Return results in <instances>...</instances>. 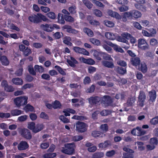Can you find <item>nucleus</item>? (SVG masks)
<instances>
[{"label":"nucleus","mask_w":158,"mask_h":158,"mask_svg":"<svg viewBox=\"0 0 158 158\" xmlns=\"http://www.w3.org/2000/svg\"><path fill=\"white\" fill-rule=\"evenodd\" d=\"M83 139V136L81 135L74 136L73 137V139L74 141H80Z\"/></svg>","instance_id":"obj_55"},{"label":"nucleus","mask_w":158,"mask_h":158,"mask_svg":"<svg viewBox=\"0 0 158 158\" xmlns=\"http://www.w3.org/2000/svg\"><path fill=\"white\" fill-rule=\"evenodd\" d=\"M103 53H104L102 52L94 50V51L93 55L97 60H101L102 58Z\"/></svg>","instance_id":"obj_17"},{"label":"nucleus","mask_w":158,"mask_h":158,"mask_svg":"<svg viewBox=\"0 0 158 158\" xmlns=\"http://www.w3.org/2000/svg\"><path fill=\"white\" fill-rule=\"evenodd\" d=\"M84 31L88 36L92 37L93 36L94 33L93 31L88 28H85L84 29Z\"/></svg>","instance_id":"obj_33"},{"label":"nucleus","mask_w":158,"mask_h":158,"mask_svg":"<svg viewBox=\"0 0 158 158\" xmlns=\"http://www.w3.org/2000/svg\"><path fill=\"white\" fill-rule=\"evenodd\" d=\"M111 113V112L109 110H103L100 112V114L102 116H106Z\"/></svg>","instance_id":"obj_46"},{"label":"nucleus","mask_w":158,"mask_h":158,"mask_svg":"<svg viewBox=\"0 0 158 158\" xmlns=\"http://www.w3.org/2000/svg\"><path fill=\"white\" fill-rule=\"evenodd\" d=\"M28 116L27 115H21L18 118V120L20 122H24L28 118Z\"/></svg>","instance_id":"obj_52"},{"label":"nucleus","mask_w":158,"mask_h":158,"mask_svg":"<svg viewBox=\"0 0 158 158\" xmlns=\"http://www.w3.org/2000/svg\"><path fill=\"white\" fill-rule=\"evenodd\" d=\"M103 64L106 67L112 68L114 67V64L112 62L105 61L103 62Z\"/></svg>","instance_id":"obj_28"},{"label":"nucleus","mask_w":158,"mask_h":158,"mask_svg":"<svg viewBox=\"0 0 158 158\" xmlns=\"http://www.w3.org/2000/svg\"><path fill=\"white\" fill-rule=\"evenodd\" d=\"M70 59V60L67 59V62L70 66L74 67L76 66V64H78V61L73 57L71 56Z\"/></svg>","instance_id":"obj_15"},{"label":"nucleus","mask_w":158,"mask_h":158,"mask_svg":"<svg viewBox=\"0 0 158 158\" xmlns=\"http://www.w3.org/2000/svg\"><path fill=\"white\" fill-rule=\"evenodd\" d=\"M44 126L43 124L38 123L36 124L35 125L34 133H36L44 129Z\"/></svg>","instance_id":"obj_23"},{"label":"nucleus","mask_w":158,"mask_h":158,"mask_svg":"<svg viewBox=\"0 0 158 158\" xmlns=\"http://www.w3.org/2000/svg\"><path fill=\"white\" fill-rule=\"evenodd\" d=\"M132 19L138 18V11L135 10L131 11Z\"/></svg>","instance_id":"obj_42"},{"label":"nucleus","mask_w":158,"mask_h":158,"mask_svg":"<svg viewBox=\"0 0 158 158\" xmlns=\"http://www.w3.org/2000/svg\"><path fill=\"white\" fill-rule=\"evenodd\" d=\"M35 71L40 73L43 72L44 70V68L42 66L36 65L34 66Z\"/></svg>","instance_id":"obj_36"},{"label":"nucleus","mask_w":158,"mask_h":158,"mask_svg":"<svg viewBox=\"0 0 158 158\" xmlns=\"http://www.w3.org/2000/svg\"><path fill=\"white\" fill-rule=\"evenodd\" d=\"M71 40V39L70 37H68L63 40V42L67 45L71 46L73 45V44L70 41Z\"/></svg>","instance_id":"obj_41"},{"label":"nucleus","mask_w":158,"mask_h":158,"mask_svg":"<svg viewBox=\"0 0 158 158\" xmlns=\"http://www.w3.org/2000/svg\"><path fill=\"white\" fill-rule=\"evenodd\" d=\"M101 100L100 97L97 96H92L88 99V102L91 105H95L98 103Z\"/></svg>","instance_id":"obj_10"},{"label":"nucleus","mask_w":158,"mask_h":158,"mask_svg":"<svg viewBox=\"0 0 158 158\" xmlns=\"http://www.w3.org/2000/svg\"><path fill=\"white\" fill-rule=\"evenodd\" d=\"M145 99L146 95L145 93L142 91H140L139 96V106H143Z\"/></svg>","instance_id":"obj_14"},{"label":"nucleus","mask_w":158,"mask_h":158,"mask_svg":"<svg viewBox=\"0 0 158 158\" xmlns=\"http://www.w3.org/2000/svg\"><path fill=\"white\" fill-rule=\"evenodd\" d=\"M91 81V80L89 77L86 76L83 80V83L84 85H88Z\"/></svg>","instance_id":"obj_51"},{"label":"nucleus","mask_w":158,"mask_h":158,"mask_svg":"<svg viewBox=\"0 0 158 158\" xmlns=\"http://www.w3.org/2000/svg\"><path fill=\"white\" fill-rule=\"evenodd\" d=\"M59 118L60 120L64 123H68L69 122V120L64 115L60 116Z\"/></svg>","instance_id":"obj_43"},{"label":"nucleus","mask_w":158,"mask_h":158,"mask_svg":"<svg viewBox=\"0 0 158 158\" xmlns=\"http://www.w3.org/2000/svg\"><path fill=\"white\" fill-rule=\"evenodd\" d=\"M117 63L120 66L125 67L127 66V64L125 61L122 60H119L117 61Z\"/></svg>","instance_id":"obj_57"},{"label":"nucleus","mask_w":158,"mask_h":158,"mask_svg":"<svg viewBox=\"0 0 158 158\" xmlns=\"http://www.w3.org/2000/svg\"><path fill=\"white\" fill-rule=\"evenodd\" d=\"M23 111L21 110L15 109L11 111V114L13 116H18L22 114Z\"/></svg>","instance_id":"obj_26"},{"label":"nucleus","mask_w":158,"mask_h":158,"mask_svg":"<svg viewBox=\"0 0 158 158\" xmlns=\"http://www.w3.org/2000/svg\"><path fill=\"white\" fill-rule=\"evenodd\" d=\"M108 13L111 17L115 18L118 19H121V16L117 12L113 11L111 10H109L108 11Z\"/></svg>","instance_id":"obj_20"},{"label":"nucleus","mask_w":158,"mask_h":158,"mask_svg":"<svg viewBox=\"0 0 158 158\" xmlns=\"http://www.w3.org/2000/svg\"><path fill=\"white\" fill-rule=\"evenodd\" d=\"M101 132L97 131H94L92 133V135L94 137H99L101 135Z\"/></svg>","instance_id":"obj_53"},{"label":"nucleus","mask_w":158,"mask_h":158,"mask_svg":"<svg viewBox=\"0 0 158 158\" xmlns=\"http://www.w3.org/2000/svg\"><path fill=\"white\" fill-rule=\"evenodd\" d=\"M115 1L117 3L121 5H125L128 3L127 0H115Z\"/></svg>","instance_id":"obj_58"},{"label":"nucleus","mask_w":158,"mask_h":158,"mask_svg":"<svg viewBox=\"0 0 158 158\" xmlns=\"http://www.w3.org/2000/svg\"><path fill=\"white\" fill-rule=\"evenodd\" d=\"M89 23L91 25L95 26H99L100 24V23L98 21L94 19L89 20Z\"/></svg>","instance_id":"obj_48"},{"label":"nucleus","mask_w":158,"mask_h":158,"mask_svg":"<svg viewBox=\"0 0 158 158\" xmlns=\"http://www.w3.org/2000/svg\"><path fill=\"white\" fill-rule=\"evenodd\" d=\"M19 133L24 138L28 140L32 138V135L30 131L25 128H21L19 130Z\"/></svg>","instance_id":"obj_4"},{"label":"nucleus","mask_w":158,"mask_h":158,"mask_svg":"<svg viewBox=\"0 0 158 158\" xmlns=\"http://www.w3.org/2000/svg\"><path fill=\"white\" fill-rule=\"evenodd\" d=\"M73 50L76 53L85 55H89V52L85 49L78 47L75 46L73 48Z\"/></svg>","instance_id":"obj_9"},{"label":"nucleus","mask_w":158,"mask_h":158,"mask_svg":"<svg viewBox=\"0 0 158 158\" xmlns=\"http://www.w3.org/2000/svg\"><path fill=\"white\" fill-rule=\"evenodd\" d=\"M76 148V145L73 143H66L64 144V147L62 148L61 151L65 154L72 155L75 153Z\"/></svg>","instance_id":"obj_1"},{"label":"nucleus","mask_w":158,"mask_h":158,"mask_svg":"<svg viewBox=\"0 0 158 158\" xmlns=\"http://www.w3.org/2000/svg\"><path fill=\"white\" fill-rule=\"evenodd\" d=\"M94 13L95 15L97 16L101 17L102 16V13L99 10H94Z\"/></svg>","instance_id":"obj_56"},{"label":"nucleus","mask_w":158,"mask_h":158,"mask_svg":"<svg viewBox=\"0 0 158 158\" xmlns=\"http://www.w3.org/2000/svg\"><path fill=\"white\" fill-rule=\"evenodd\" d=\"M56 156V153H46L43 155L44 158H54Z\"/></svg>","instance_id":"obj_35"},{"label":"nucleus","mask_w":158,"mask_h":158,"mask_svg":"<svg viewBox=\"0 0 158 158\" xmlns=\"http://www.w3.org/2000/svg\"><path fill=\"white\" fill-rule=\"evenodd\" d=\"M0 61L2 64L4 66H7L10 63L8 59L5 56H2L0 57Z\"/></svg>","instance_id":"obj_21"},{"label":"nucleus","mask_w":158,"mask_h":158,"mask_svg":"<svg viewBox=\"0 0 158 158\" xmlns=\"http://www.w3.org/2000/svg\"><path fill=\"white\" fill-rule=\"evenodd\" d=\"M113 100L111 97L108 95L104 96L102 103L105 106H111L113 103Z\"/></svg>","instance_id":"obj_8"},{"label":"nucleus","mask_w":158,"mask_h":158,"mask_svg":"<svg viewBox=\"0 0 158 158\" xmlns=\"http://www.w3.org/2000/svg\"><path fill=\"white\" fill-rule=\"evenodd\" d=\"M121 36L118 37V41L119 42L127 43L128 42L127 40L130 39L131 35L128 33H124L122 34Z\"/></svg>","instance_id":"obj_6"},{"label":"nucleus","mask_w":158,"mask_h":158,"mask_svg":"<svg viewBox=\"0 0 158 158\" xmlns=\"http://www.w3.org/2000/svg\"><path fill=\"white\" fill-rule=\"evenodd\" d=\"M23 54L25 56H28L31 53V51L30 48L27 47L23 51Z\"/></svg>","instance_id":"obj_44"},{"label":"nucleus","mask_w":158,"mask_h":158,"mask_svg":"<svg viewBox=\"0 0 158 158\" xmlns=\"http://www.w3.org/2000/svg\"><path fill=\"white\" fill-rule=\"evenodd\" d=\"M102 58L105 60H113L111 56L107 53H103Z\"/></svg>","instance_id":"obj_50"},{"label":"nucleus","mask_w":158,"mask_h":158,"mask_svg":"<svg viewBox=\"0 0 158 158\" xmlns=\"http://www.w3.org/2000/svg\"><path fill=\"white\" fill-rule=\"evenodd\" d=\"M149 95L150 97V100L152 102L154 101L156 98V92L154 90H152L149 92Z\"/></svg>","instance_id":"obj_27"},{"label":"nucleus","mask_w":158,"mask_h":158,"mask_svg":"<svg viewBox=\"0 0 158 158\" xmlns=\"http://www.w3.org/2000/svg\"><path fill=\"white\" fill-rule=\"evenodd\" d=\"M58 22L61 24H64L65 23V15L59 13L58 15Z\"/></svg>","instance_id":"obj_25"},{"label":"nucleus","mask_w":158,"mask_h":158,"mask_svg":"<svg viewBox=\"0 0 158 158\" xmlns=\"http://www.w3.org/2000/svg\"><path fill=\"white\" fill-rule=\"evenodd\" d=\"M10 28L12 30H15L17 31H20V29L13 23H12L10 25Z\"/></svg>","instance_id":"obj_64"},{"label":"nucleus","mask_w":158,"mask_h":158,"mask_svg":"<svg viewBox=\"0 0 158 158\" xmlns=\"http://www.w3.org/2000/svg\"><path fill=\"white\" fill-rule=\"evenodd\" d=\"M54 68L57 69L59 73L61 74L62 75H66L65 72L60 66L56 65L55 66Z\"/></svg>","instance_id":"obj_38"},{"label":"nucleus","mask_w":158,"mask_h":158,"mask_svg":"<svg viewBox=\"0 0 158 158\" xmlns=\"http://www.w3.org/2000/svg\"><path fill=\"white\" fill-rule=\"evenodd\" d=\"M29 147L27 143L25 141H21L18 145L19 150L22 151L26 150Z\"/></svg>","instance_id":"obj_13"},{"label":"nucleus","mask_w":158,"mask_h":158,"mask_svg":"<svg viewBox=\"0 0 158 158\" xmlns=\"http://www.w3.org/2000/svg\"><path fill=\"white\" fill-rule=\"evenodd\" d=\"M47 16L49 18L54 19L56 17L55 13L52 12H49L47 14Z\"/></svg>","instance_id":"obj_49"},{"label":"nucleus","mask_w":158,"mask_h":158,"mask_svg":"<svg viewBox=\"0 0 158 158\" xmlns=\"http://www.w3.org/2000/svg\"><path fill=\"white\" fill-rule=\"evenodd\" d=\"M62 28L63 29H66V31L69 33L76 34L78 33V31L77 30L73 28L70 25H64L63 27Z\"/></svg>","instance_id":"obj_12"},{"label":"nucleus","mask_w":158,"mask_h":158,"mask_svg":"<svg viewBox=\"0 0 158 158\" xmlns=\"http://www.w3.org/2000/svg\"><path fill=\"white\" fill-rule=\"evenodd\" d=\"M150 143L151 145H154L155 147L158 143V141L156 138H152L150 139Z\"/></svg>","instance_id":"obj_54"},{"label":"nucleus","mask_w":158,"mask_h":158,"mask_svg":"<svg viewBox=\"0 0 158 158\" xmlns=\"http://www.w3.org/2000/svg\"><path fill=\"white\" fill-rule=\"evenodd\" d=\"M53 26L52 25L46 24L45 25L43 24H41L40 27L43 30L48 32H50L53 31Z\"/></svg>","instance_id":"obj_16"},{"label":"nucleus","mask_w":158,"mask_h":158,"mask_svg":"<svg viewBox=\"0 0 158 158\" xmlns=\"http://www.w3.org/2000/svg\"><path fill=\"white\" fill-rule=\"evenodd\" d=\"M28 19L31 22L36 23H40L42 20L44 22L48 20L46 16L41 13H37L36 15H32L29 16Z\"/></svg>","instance_id":"obj_2"},{"label":"nucleus","mask_w":158,"mask_h":158,"mask_svg":"<svg viewBox=\"0 0 158 158\" xmlns=\"http://www.w3.org/2000/svg\"><path fill=\"white\" fill-rule=\"evenodd\" d=\"M135 101V99L134 98H128L127 101V103L129 106H132Z\"/></svg>","instance_id":"obj_63"},{"label":"nucleus","mask_w":158,"mask_h":158,"mask_svg":"<svg viewBox=\"0 0 158 158\" xmlns=\"http://www.w3.org/2000/svg\"><path fill=\"white\" fill-rule=\"evenodd\" d=\"M93 44L98 46L100 45L101 42L99 40L94 38H91L89 40Z\"/></svg>","instance_id":"obj_31"},{"label":"nucleus","mask_w":158,"mask_h":158,"mask_svg":"<svg viewBox=\"0 0 158 158\" xmlns=\"http://www.w3.org/2000/svg\"><path fill=\"white\" fill-rule=\"evenodd\" d=\"M28 97L26 96L19 97L14 99L15 104L17 107L26 105L27 103Z\"/></svg>","instance_id":"obj_3"},{"label":"nucleus","mask_w":158,"mask_h":158,"mask_svg":"<svg viewBox=\"0 0 158 158\" xmlns=\"http://www.w3.org/2000/svg\"><path fill=\"white\" fill-rule=\"evenodd\" d=\"M105 25L109 27H113L114 26V23L110 21L106 20L105 21Z\"/></svg>","instance_id":"obj_60"},{"label":"nucleus","mask_w":158,"mask_h":158,"mask_svg":"<svg viewBox=\"0 0 158 158\" xmlns=\"http://www.w3.org/2000/svg\"><path fill=\"white\" fill-rule=\"evenodd\" d=\"M62 35H63L62 32H56L53 34V36L56 39H59L61 38Z\"/></svg>","instance_id":"obj_47"},{"label":"nucleus","mask_w":158,"mask_h":158,"mask_svg":"<svg viewBox=\"0 0 158 158\" xmlns=\"http://www.w3.org/2000/svg\"><path fill=\"white\" fill-rule=\"evenodd\" d=\"M104 156L102 152H96L94 153L92 155V158H101Z\"/></svg>","instance_id":"obj_32"},{"label":"nucleus","mask_w":158,"mask_h":158,"mask_svg":"<svg viewBox=\"0 0 158 158\" xmlns=\"http://www.w3.org/2000/svg\"><path fill=\"white\" fill-rule=\"evenodd\" d=\"M5 90L8 92H12L14 91L15 89L11 85H8L4 89Z\"/></svg>","instance_id":"obj_61"},{"label":"nucleus","mask_w":158,"mask_h":158,"mask_svg":"<svg viewBox=\"0 0 158 158\" xmlns=\"http://www.w3.org/2000/svg\"><path fill=\"white\" fill-rule=\"evenodd\" d=\"M100 129L103 131L106 132L108 130V126L106 124H102L100 126Z\"/></svg>","instance_id":"obj_59"},{"label":"nucleus","mask_w":158,"mask_h":158,"mask_svg":"<svg viewBox=\"0 0 158 158\" xmlns=\"http://www.w3.org/2000/svg\"><path fill=\"white\" fill-rule=\"evenodd\" d=\"M61 106V105L60 102L57 100H56L54 102L53 105V108L54 109H56L57 108H60Z\"/></svg>","instance_id":"obj_40"},{"label":"nucleus","mask_w":158,"mask_h":158,"mask_svg":"<svg viewBox=\"0 0 158 158\" xmlns=\"http://www.w3.org/2000/svg\"><path fill=\"white\" fill-rule=\"evenodd\" d=\"M148 45L145 40L143 39L139 40V48L142 50H146L148 49Z\"/></svg>","instance_id":"obj_11"},{"label":"nucleus","mask_w":158,"mask_h":158,"mask_svg":"<svg viewBox=\"0 0 158 158\" xmlns=\"http://www.w3.org/2000/svg\"><path fill=\"white\" fill-rule=\"evenodd\" d=\"M65 20L66 22L72 23L74 22V19L69 15H65Z\"/></svg>","instance_id":"obj_39"},{"label":"nucleus","mask_w":158,"mask_h":158,"mask_svg":"<svg viewBox=\"0 0 158 158\" xmlns=\"http://www.w3.org/2000/svg\"><path fill=\"white\" fill-rule=\"evenodd\" d=\"M76 129L79 132H84L87 130L86 124L83 122H78L76 123Z\"/></svg>","instance_id":"obj_7"},{"label":"nucleus","mask_w":158,"mask_h":158,"mask_svg":"<svg viewBox=\"0 0 158 158\" xmlns=\"http://www.w3.org/2000/svg\"><path fill=\"white\" fill-rule=\"evenodd\" d=\"M12 81L14 84L18 85H22L23 83V80L18 77L13 78L12 80Z\"/></svg>","instance_id":"obj_24"},{"label":"nucleus","mask_w":158,"mask_h":158,"mask_svg":"<svg viewBox=\"0 0 158 158\" xmlns=\"http://www.w3.org/2000/svg\"><path fill=\"white\" fill-rule=\"evenodd\" d=\"M105 36L107 39L111 40H114L115 39V35L111 32H106L105 33Z\"/></svg>","instance_id":"obj_29"},{"label":"nucleus","mask_w":158,"mask_h":158,"mask_svg":"<svg viewBox=\"0 0 158 158\" xmlns=\"http://www.w3.org/2000/svg\"><path fill=\"white\" fill-rule=\"evenodd\" d=\"M23 109L27 113L29 112H35V109L33 106L29 104H26Z\"/></svg>","instance_id":"obj_22"},{"label":"nucleus","mask_w":158,"mask_h":158,"mask_svg":"<svg viewBox=\"0 0 158 158\" xmlns=\"http://www.w3.org/2000/svg\"><path fill=\"white\" fill-rule=\"evenodd\" d=\"M81 60L84 63L89 65H93L95 63L93 59L90 58L87 59L82 57L81 58Z\"/></svg>","instance_id":"obj_19"},{"label":"nucleus","mask_w":158,"mask_h":158,"mask_svg":"<svg viewBox=\"0 0 158 158\" xmlns=\"http://www.w3.org/2000/svg\"><path fill=\"white\" fill-rule=\"evenodd\" d=\"M114 70L116 72L121 75H124L126 73L127 70L126 69L122 67L116 66L114 68Z\"/></svg>","instance_id":"obj_18"},{"label":"nucleus","mask_w":158,"mask_h":158,"mask_svg":"<svg viewBox=\"0 0 158 158\" xmlns=\"http://www.w3.org/2000/svg\"><path fill=\"white\" fill-rule=\"evenodd\" d=\"M76 7L75 5H73L69 8L68 10L69 11L70 14H71L74 15L76 13Z\"/></svg>","instance_id":"obj_30"},{"label":"nucleus","mask_w":158,"mask_h":158,"mask_svg":"<svg viewBox=\"0 0 158 158\" xmlns=\"http://www.w3.org/2000/svg\"><path fill=\"white\" fill-rule=\"evenodd\" d=\"M133 153H123V157L124 158H133L134 155L133 154Z\"/></svg>","instance_id":"obj_45"},{"label":"nucleus","mask_w":158,"mask_h":158,"mask_svg":"<svg viewBox=\"0 0 158 158\" xmlns=\"http://www.w3.org/2000/svg\"><path fill=\"white\" fill-rule=\"evenodd\" d=\"M35 125V124L34 122H29L28 124L27 127L29 129L31 130L34 133Z\"/></svg>","instance_id":"obj_34"},{"label":"nucleus","mask_w":158,"mask_h":158,"mask_svg":"<svg viewBox=\"0 0 158 158\" xmlns=\"http://www.w3.org/2000/svg\"><path fill=\"white\" fill-rule=\"evenodd\" d=\"M127 52L130 56L132 57L130 59L131 64L134 66L137 67L138 66V57H134L136 56V55L131 50H128Z\"/></svg>","instance_id":"obj_5"},{"label":"nucleus","mask_w":158,"mask_h":158,"mask_svg":"<svg viewBox=\"0 0 158 158\" xmlns=\"http://www.w3.org/2000/svg\"><path fill=\"white\" fill-rule=\"evenodd\" d=\"M83 2L88 8L90 9L92 7L93 4L88 0H83Z\"/></svg>","instance_id":"obj_37"},{"label":"nucleus","mask_w":158,"mask_h":158,"mask_svg":"<svg viewBox=\"0 0 158 158\" xmlns=\"http://www.w3.org/2000/svg\"><path fill=\"white\" fill-rule=\"evenodd\" d=\"M49 146L48 143H42L40 145V148L41 149H45L47 148Z\"/></svg>","instance_id":"obj_62"}]
</instances>
